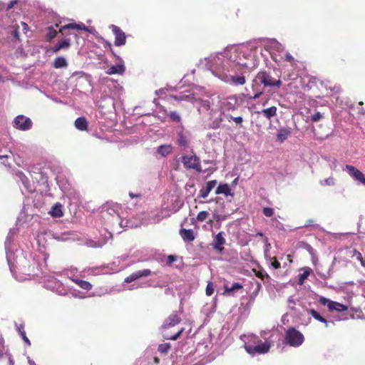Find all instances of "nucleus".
<instances>
[{"label":"nucleus","mask_w":365,"mask_h":365,"mask_svg":"<svg viewBox=\"0 0 365 365\" xmlns=\"http://www.w3.org/2000/svg\"><path fill=\"white\" fill-rule=\"evenodd\" d=\"M13 127L21 131H27L31 129L33 122L30 118L24 115H17L12 122Z\"/></svg>","instance_id":"10"},{"label":"nucleus","mask_w":365,"mask_h":365,"mask_svg":"<svg viewBox=\"0 0 365 365\" xmlns=\"http://www.w3.org/2000/svg\"><path fill=\"white\" fill-rule=\"evenodd\" d=\"M217 184V181L216 180L207 181L205 186L200 189L197 197L203 199L206 198Z\"/></svg>","instance_id":"17"},{"label":"nucleus","mask_w":365,"mask_h":365,"mask_svg":"<svg viewBox=\"0 0 365 365\" xmlns=\"http://www.w3.org/2000/svg\"><path fill=\"white\" fill-rule=\"evenodd\" d=\"M270 259L272 260L271 265L274 269H279L280 267V263L275 258H270Z\"/></svg>","instance_id":"50"},{"label":"nucleus","mask_w":365,"mask_h":365,"mask_svg":"<svg viewBox=\"0 0 365 365\" xmlns=\"http://www.w3.org/2000/svg\"><path fill=\"white\" fill-rule=\"evenodd\" d=\"M19 0H11L7 4L0 1V39L10 36L17 39L19 37L18 27L14 19L9 16V10L18 3Z\"/></svg>","instance_id":"3"},{"label":"nucleus","mask_w":365,"mask_h":365,"mask_svg":"<svg viewBox=\"0 0 365 365\" xmlns=\"http://www.w3.org/2000/svg\"><path fill=\"white\" fill-rule=\"evenodd\" d=\"M288 302H289V303H292V302H293V299L290 297V298H289Z\"/></svg>","instance_id":"60"},{"label":"nucleus","mask_w":365,"mask_h":365,"mask_svg":"<svg viewBox=\"0 0 365 365\" xmlns=\"http://www.w3.org/2000/svg\"><path fill=\"white\" fill-rule=\"evenodd\" d=\"M209 213L207 211H202L198 213L197 215V220L200 222L205 221L208 217Z\"/></svg>","instance_id":"42"},{"label":"nucleus","mask_w":365,"mask_h":365,"mask_svg":"<svg viewBox=\"0 0 365 365\" xmlns=\"http://www.w3.org/2000/svg\"><path fill=\"white\" fill-rule=\"evenodd\" d=\"M268 101H269V100L267 99V100H266L265 101H264V102L262 103V106H265L267 104Z\"/></svg>","instance_id":"59"},{"label":"nucleus","mask_w":365,"mask_h":365,"mask_svg":"<svg viewBox=\"0 0 365 365\" xmlns=\"http://www.w3.org/2000/svg\"><path fill=\"white\" fill-rule=\"evenodd\" d=\"M270 247H271L270 244L269 243H266L265 247H264V255H265L266 257L267 256V253H268Z\"/></svg>","instance_id":"55"},{"label":"nucleus","mask_w":365,"mask_h":365,"mask_svg":"<svg viewBox=\"0 0 365 365\" xmlns=\"http://www.w3.org/2000/svg\"><path fill=\"white\" fill-rule=\"evenodd\" d=\"M154 359H155V363H158V358H155Z\"/></svg>","instance_id":"62"},{"label":"nucleus","mask_w":365,"mask_h":365,"mask_svg":"<svg viewBox=\"0 0 365 365\" xmlns=\"http://www.w3.org/2000/svg\"><path fill=\"white\" fill-rule=\"evenodd\" d=\"M168 116L169 118H170V120L173 122H180V120H181V118L180 116V115L175 112V111H171L168 114Z\"/></svg>","instance_id":"40"},{"label":"nucleus","mask_w":365,"mask_h":365,"mask_svg":"<svg viewBox=\"0 0 365 365\" xmlns=\"http://www.w3.org/2000/svg\"><path fill=\"white\" fill-rule=\"evenodd\" d=\"M129 196L131 197V198H140L141 197V195L140 194H135L133 192H129Z\"/></svg>","instance_id":"54"},{"label":"nucleus","mask_w":365,"mask_h":365,"mask_svg":"<svg viewBox=\"0 0 365 365\" xmlns=\"http://www.w3.org/2000/svg\"><path fill=\"white\" fill-rule=\"evenodd\" d=\"M217 195L222 194L225 196L232 195L231 188L228 184H220L215 190Z\"/></svg>","instance_id":"22"},{"label":"nucleus","mask_w":365,"mask_h":365,"mask_svg":"<svg viewBox=\"0 0 365 365\" xmlns=\"http://www.w3.org/2000/svg\"><path fill=\"white\" fill-rule=\"evenodd\" d=\"M318 301L320 304L327 306L330 312H344L348 309L347 306L337 302L332 301L324 297H320Z\"/></svg>","instance_id":"11"},{"label":"nucleus","mask_w":365,"mask_h":365,"mask_svg":"<svg viewBox=\"0 0 365 365\" xmlns=\"http://www.w3.org/2000/svg\"><path fill=\"white\" fill-rule=\"evenodd\" d=\"M175 101H187L192 103L200 114L205 113L210 118H214L221 110L230 111L234 110L237 107V98L236 96H230L227 98H220V96H212L208 99H202L197 96L196 92L186 93H180L174 96Z\"/></svg>","instance_id":"2"},{"label":"nucleus","mask_w":365,"mask_h":365,"mask_svg":"<svg viewBox=\"0 0 365 365\" xmlns=\"http://www.w3.org/2000/svg\"><path fill=\"white\" fill-rule=\"evenodd\" d=\"M83 29H84V24L83 23L76 24V23H71L66 24L63 26H62L58 32L62 33L63 30L66 29H76V30H81L83 31Z\"/></svg>","instance_id":"26"},{"label":"nucleus","mask_w":365,"mask_h":365,"mask_svg":"<svg viewBox=\"0 0 365 365\" xmlns=\"http://www.w3.org/2000/svg\"><path fill=\"white\" fill-rule=\"evenodd\" d=\"M180 235L184 241L192 242L195 240V236L192 230L181 229Z\"/></svg>","instance_id":"20"},{"label":"nucleus","mask_w":365,"mask_h":365,"mask_svg":"<svg viewBox=\"0 0 365 365\" xmlns=\"http://www.w3.org/2000/svg\"><path fill=\"white\" fill-rule=\"evenodd\" d=\"M71 46V41L69 38H63L61 41L58 42L53 48L54 53L58 52L63 48H68Z\"/></svg>","instance_id":"23"},{"label":"nucleus","mask_w":365,"mask_h":365,"mask_svg":"<svg viewBox=\"0 0 365 365\" xmlns=\"http://www.w3.org/2000/svg\"><path fill=\"white\" fill-rule=\"evenodd\" d=\"M253 344H245V348L247 352L252 355L267 353L272 346V343L267 340L262 342L257 336L252 337Z\"/></svg>","instance_id":"7"},{"label":"nucleus","mask_w":365,"mask_h":365,"mask_svg":"<svg viewBox=\"0 0 365 365\" xmlns=\"http://www.w3.org/2000/svg\"><path fill=\"white\" fill-rule=\"evenodd\" d=\"M159 220H153V222H159Z\"/></svg>","instance_id":"63"},{"label":"nucleus","mask_w":365,"mask_h":365,"mask_svg":"<svg viewBox=\"0 0 365 365\" xmlns=\"http://www.w3.org/2000/svg\"><path fill=\"white\" fill-rule=\"evenodd\" d=\"M309 312L315 319L324 323L327 327H329L330 322L322 317L317 311L310 309Z\"/></svg>","instance_id":"30"},{"label":"nucleus","mask_w":365,"mask_h":365,"mask_svg":"<svg viewBox=\"0 0 365 365\" xmlns=\"http://www.w3.org/2000/svg\"><path fill=\"white\" fill-rule=\"evenodd\" d=\"M190 138V132L184 129L179 130L176 133L175 143L181 151L186 153L182 155L180 160H199L192 151Z\"/></svg>","instance_id":"6"},{"label":"nucleus","mask_w":365,"mask_h":365,"mask_svg":"<svg viewBox=\"0 0 365 365\" xmlns=\"http://www.w3.org/2000/svg\"><path fill=\"white\" fill-rule=\"evenodd\" d=\"M242 288V285L240 283H234L231 287L225 286V292L230 294L235 290H237Z\"/></svg>","instance_id":"37"},{"label":"nucleus","mask_w":365,"mask_h":365,"mask_svg":"<svg viewBox=\"0 0 365 365\" xmlns=\"http://www.w3.org/2000/svg\"><path fill=\"white\" fill-rule=\"evenodd\" d=\"M21 25H22L23 29H24L25 31H27V29H28V25H27L26 23H24V22H21Z\"/></svg>","instance_id":"57"},{"label":"nucleus","mask_w":365,"mask_h":365,"mask_svg":"<svg viewBox=\"0 0 365 365\" xmlns=\"http://www.w3.org/2000/svg\"><path fill=\"white\" fill-rule=\"evenodd\" d=\"M277 108L276 106H271L269 108L262 109L261 111H258L259 114L262 115L267 120H271L273 117L277 115Z\"/></svg>","instance_id":"18"},{"label":"nucleus","mask_w":365,"mask_h":365,"mask_svg":"<svg viewBox=\"0 0 365 365\" xmlns=\"http://www.w3.org/2000/svg\"><path fill=\"white\" fill-rule=\"evenodd\" d=\"M17 330L19 333V334L21 335L22 339L24 340V341L28 345V346H31V342H30V340L28 339V337L26 336V332L24 331V327L22 324L19 325V326H17Z\"/></svg>","instance_id":"34"},{"label":"nucleus","mask_w":365,"mask_h":365,"mask_svg":"<svg viewBox=\"0 0 365 365\" xmlns=\"http://www.w3.org/2000/svg\"><path fill=\"white\" fill-rule=\"evenodd\" d=\"M76 284H78L81 289L89 290L92 288V285L90 282L81 279H71Z\"/></svg>","instance_id":"31"},{"label":"nucleus","mask_w":365,"mask_h":365,"mask_svg":"<svg viewBox=\"0 0 365 365\" xmlns=\"http://www.w3.org/2000/svg\"><path fill=\"white\" fill-rule=\"evenodd\" d=\"M215 245L214 247L215 250H217L219 251L222 250V245L225 244V238L222 236V232H219L215 237Z\"/></svg>","instance_id":"24"},{"label":"nucleus","mask_w":365,"mask_h":365,"mask_svg":"<svg viewBox=\"0 0 365 365\" xmlns=\"http://www.w3.org/2000/svg\"><path fill=\"white\" fill-rule=\"evenodd\" d=\"M252 87H253V90L255 91L254 95L247 94L246 96L247 98L249 99V100H256L258 98H259V96L261 95H262V93H264L263 91H255V88H254V86H252Z\"/></svg>","instance_id":"39"},{"label":"nucleus","mask_w":365,"mask_h":365,"mask_svg":"<svg viewBox=\"0 0 365 365\" xmlns=\"http://www.w3.org/2000/svg\"><path fill=\"white\" fill-rule=\"evenodd\" d=\"M180 322V317L177 314H171L165 321L163 324V328L167 329L170 327H174Z\"/></svg>","instance_id":"21"},{"label":"nucleus","mask_w":365,"mask_h":365,"mask_svg":"<svg viewBox=\"0 0 365 365\" xmlns=\"http://www.w3.org/2000/svg\"><path fill=\"white\" fill-rule=\"evenodd\" d=\"M184 167L186 168H193L198 172H202L200 165L197 161H182Z\"/></svg>","instance_id":"32"},{"label":"nucleus","mask_w":365,"mask_h":365,"mask_svg":"<svg viewBox=\"0 0 365 365\" xmlns=\"http://www.w3.org/2000/svg\"><path fill=\"white\" fill-rule=\"evenodd\" d=\"M11 232L10 231L5 241V247L6 250V259L11 272L16 269L19 271H26V259L20 250L14 252L11 250Z\"/></svg>","instance_id":"4"},{"label":"nucleus","mask_w":365,"mask_h":365,"mask_svg":"<svg viewBox=\"0 0 365 365\" xmlns=\"http://www.w3.org/2000/svg\"><path fill=\"white\" fill-rule=\"evenodd\" d=\"M289 131L287 129H280L277 132V138L280 143L284 142L288 137Z\"/></svg>","instance_id":"33"},{"label":"nucleus","mask_w":365,"mask_h":365,"mask_svg":"<svg viewBox=\"0 0 365 365\" xmlns=\"http://www.w3.org/2000/svg\"><path fill=\"white\" fill-rule=\"evenodd\" d=\"M183 331V329H181L180 330H179L176 334H175L174 335H171V336H169L167 334H164V337L167 339H170V340H175L177 339L180 336V334H182Z\"/></svg>","instance_id":"43"},{"label":"nucleus","mask_w":365,"mask_h":365,"mask_svg":"<svg viewBox=\"0 0 365 365\" xmlns=\"http://www.w3.org/2000/svg\"><path fill=\"white\" fill-rule=\"evenodd\" d=\"M232 121L235 125L239 128L242 127L243 118L241 116L233 117Z\"/></svg>","instance_id":"44"},{"label":"nucleus","mask_w":365,"mask_h":365,"mask_svg":"<svg viewBox=\"0 0 365 365\" xmlns=\"http://www.w3.org/2000/svg\"><path fill=\"white\" fill-rule=\"evenodd\" d=\"M68 66V63L66 59L64 57L59 56L57 57L53 62V66L56 68H65Z\"/></svg>","instance_id":"28"},{"label":"nucleus","mask_w":365,"mask_h":365,"mask_svg":"<svg viewBox=\"0 0 365 365\" xmlns=\"http://www.w3.org/2000/svg\"><path fill=\"white\" fill-rule=\"evenodd\" d=\"M74 125L78 130H86L88 127V122L84 117H79L75 120Z\"/></svg>","instance_id":"25"},{"label":"nucleus","mask_w":365,"mask_h":365,"mask_svg":"<svg viewBox=\"0 0 365 365\" xmlns=\"http://www.w3.org/2000/svg\"><path fill=\"white\" fill-rule=\"evenodd\" d=\"M354 256H356V259L360 261L361 265L363 267H365V260H364L363 257L361 254L359 252H356L354 254Z\"/></svg>","instance_id":"49"},{"label":"nucleus","mask_w":365,"mask_h":365,"mask_svg":"<svg viewBox=\"0 0 365 365\" xmlns=\"http://www.w3.org/2000/svg\"><path fill=\"white\" fill-rule=\"evenodd\" d=\"M57 34L58 31L53 26H48L47 28L46 39L51 41L57 36Z\"/></svg>","instance_id":"35"},{"label":"nucleus","mask_w":365,"mask_h":365,"mask_svg":"<svg viewBox=\"0 0 365 365\" xmlns=\"http://www.w3.org/2000/svg\"><path fill=\"white\" fill-rule=\"evenodd\" d=\"M284 59V61H288V62L294 61V58L289 53H287L285 54Z\"/></svg>","instance_id":"52"},{"label":"nucleus","mask_w":365,"mask_h":365,"mask_svg":"<svg viewBox=\"0 0 365 365\" xmlns=\"http://www.w3.org/2000/svg\"><path fill=\"white\" fill-rule=\"evenodd\" d=\"M321 184L322 185H334V179L333 178H329L327 179H325L324 181H321Z\"/></svg>","instance_id":"46"},{"label":"nucleus","mask_w":365,"mask_h":365,"mask_svg":"<svg viewBox=\"0 0 365 365\" xmlns=\"http://www.w3.org/2000/svg\"><path fill=\"white\" fill-rule=\"evenodd\" d=\"M263 213L266 217H271L274 214V210L270 207H264L263 209Z\"/></svg>","instance_id":"47"},{"label":"nucleus","mask_w":365,"mask_h":365,"mask_svg":"<svg viewBox=\"0 0 365 365\" xmlns=\"http://www.w3.org/2000/svg\"><path fill=\"white\" fill-rule=\"evenodd\" d=\"M264 48L272 59L280 61L277 53L284 48L275 38H257L247 43L227 46L223 51L212 53L200 61V66L206 68L212 74L231 86H243L245 74L255 69L259 63L258 49Z\"/></svg>","instance_id":"1"},{"label":"nucleus","mask_w":365,"mask_h":365,"mask_svg":"<svg viewBox=\"0 0 365 365\" xmlns=\"http://www.w3.org/2000/svg\"><path fill=\"white\" fill-rule=\"evenodd\" d=\"M346 170L358 184L365 185V176L360 170L351 165H346Z\"/></svg>","instance_id":"14"},{"label":"nucleus","mask_w":365,"mask_h":365,"mask_svg":"<svg viewBox=\"0 0 365 365\" xmlns=\"http://www.w3.org/2000/svg\"><path fill=\"white\" fill-rule=\"evenodd\" d=\"M28 361H29V365H36L35 362L34 361H32L31 359H30L29 358Z\"/></svg>","instance_id":"58"},{"label":"nucleus","mask_w":365,"mask_h":365,"mask_svg":"<svg viewBox=\"0 0 365 365\" xmlns=\"http://www.w3.org/2000/svg\"><path fill=\"white\" fill-rule=\"evenodd\" d=\"M1 353H2V346L0 344V355L1 354Z\"/></svg>","instance_id":"61"},{"label":"nucleus","mask_w":365,"mask_h":365,"mask_svg":"<svg viewBox=\"0 0 365 365\" xmlns=\"http://www.w3.org/2000/svg\"><path fill=\"white\" fill-rule=\"evenodd\" d=\"M148 285V283H145V282L141 284L140 285H138V284L136 285L135 284H132V285L129 286L128 287H127V289H129V290H132V289H137V288H138L140 287H147Z\"/></svg>","instance_id":"51"},{"label":"nucleus","mask_w":365,"mask_h":365,"mask_svg":"<svg viewBox=\"0 0 365 365\" xmlns=\"http://www.w3.org/2000/svg\"><path fill=\"white\" fill-rule=\"evenodd\" d=\"M172 257H173L172 256H170V260L173 261V259Z\"/></svg>","instance_id":"64"},{"label":"nucleus","mask_w":365,"mask_h":365,"mask_svg":"<svg viewBox=\"0 0 365 365\" xmlns=\"http://www.w3.org/2000/svg\"><path fill=\"white\" fill-rule=\"evenodd\" d=\"M53 280L54 285L53 286V285H50L48 284L46 285V287L52 290H56V292H58L60 294H64L65 292H63L62 291L58 290V289L61 287L62 284L56 279H53Z\"/></svg>","instance_id":"36"},{"label":"nucleus","mask_w":365,"mask_h":365,"mask_svg":"<svg viewBox=\"0 0 365 365\" xmlns=\"http://www.w3.org/2000/svg\"><path fill=\"white\" fill-rule=\"evenodd\" d=\"M329 89L334 93H339L340 91V87L339 86H334L333 88H329Z\"/></svg>","instance_id":"56"},{"label":"nucleus","mask_w":365,"mask_h":365,"mask_svg":"<svg viewBox=\"0 0 365 365\" xmlns=\"http://www.w3.org/2000/svg\"><path fill=\"white\" fill-rule=\"evenodd\" d=\"M173 147L171 144L161 145L157 148V152L163 158H166L173 152Z\"/></svg>","instance_id":"19"},{"label":"nucleus","mask_w":365,"mask_h":365,"mask_svg":"<svg viewBox=\"0 0 365 365\" xmlns=\"http://www.w3.org/2000/svg\"><path fill=\"white\" fill-rule=\"evenodd\" d=\"M253 82L255 83H261L264 87L279 88L282 86L281 80H276L266 71H260L255 76Z\"/></svg>","instance_id":"9"},{"label":"nucleus","mask_w":365,"mask_h":365,"mask_svg":"<svg viewBox=\"0 0 365 365\" xmlns=\"http://www.w3.org/2000/svg\"><path fill=\"white\" fill-rule=\"evenodd\" d=\"M226 111L221 110L218 113L217 115H215L214 118H210V120L211 121L210 127L212 129H217L220 128L225 119H226L227 121L230 122L232 120L233 117L230 114L225 113Z\"/></svg>","instance_id":"12"},{"label":"nucleus","mask_w":365,"mask_h":365,"mask_svg":"<svg viewBox=\"0 0 365 365\" xmlns=\"http://www.w3.org/2000/svg\"><path fill=\"white\" fill-rule=\"evenodd\" d=\"M71 78V79L76 78V80L82 79V80H85L86 81H89L90 76H88V74H86V73H84L83 71H76L72 74Z\"/></svg>","instance_id":"29"},{"label":"nucleus","mask_w":365,"mask_h":365,"mask_svg":"<svg viewBox=\"0 0 365 365\" xmlns=\"http://www.w3.org/2000/svg\"><path fill=\"white\" fill-rule=\"evenodd\" d=\"M304 341V336L299 331L294 327H289L285 331L284 343L292 347L300 346Z\"/></svg>","instance_id":"8"},{"label":"nucleus","mask_w":365,"mask_h":365,"mask_svg":"<svg viewBox=\"0 0 365 365\" xmlns=\"http://www.w3.org/2000/svg\"><path fill=\"white\" fill-rule=\"evenodd\" d=\"M170 349V344H168V343L162 344L159 345V346H158V351L163 354L167 353Z\"/></svg>","instance_id":"41"},{"label":"nucleus","mask_w":365,"mask_h":365,"mask_svg":"<svg viewBox=\"0 0 365 365\" xmlns=\"http://www.w3.org/2000/svg\"><path fill=\"white\" fill-rule=\"evenodd\" d=\"M214 292L213 285L212 283H208L206 287V294L210 296Z\"/></svg>","instance_id":"48"},{"label":"nucleus","mask_w":365,"mask_h":365,"mask_svg":"<svg viewBox=\"0 0 365 365\" xmlns=\"http://www.w3.org/2000/svg\"><path fill=\"white\" fill-rule=\"evenodd\" d=\"M117 58L118 60V63H116L115 65H113L110 67L108 68L107 71V73L112 75V74H119L122 75L124 73L125 71V67L124 65L123 60L120 58L119 56H117Z\"/></svg>","instance_id":"16"},{"label":"nucleus","mask_w":365,"mask_h":365,"mask_svg":"<svg viewBox=\"0 0 365 365\" xmlns=\"http://www.w3.org/2000/svg\"><path fill=\"white\" fill-rule=\"evenodd\" d=\"M311 272V269L307 268L304 270L303 273L300 274L299 278V284H302L304 281L309 277Z\"/></svg>","instance_id":"38"},{"label":"nucleus","mask_w":365,"mask_h":365,"mask_svg":"<svg viewBox=\"0 0 365 365\" xmlns=\"http://www.w3.org/2000/svg\"><path fill=\"white\" fill-rule=\"evenodd\" d=\"M83 31H87L90 34H93L96 31L95 29L93 27H88L84 25V29H83Z\"/></svg>","instance_id":"53"},{"label":"nucleus","mask_w":365,"mask_h":365,"mask_svg":"<svg viewBox=\"0 0 365 365\" xmlns=\"http://www.w3.org/2000/svg\"><path fill=\"white\" fill-rule=\"evenodd\" d=\"M152 274V272L148 269H144L141 270L136 271L129 276H128L125 279V283H130L134 281L138 280V279L141 277H146L150 276Z\"/></svg>","instance_id":"15"},{"label":"nucleus","mask_w":365,"mask_h":365,"mask_svg":"<svg viewBox=\"0 0 365 365\" xmlns=\"http://www.w3.org/2000/svg\"><path fill=\"white\" fill-rule=\"evenodd\" d=\"M119 206L118 205H112L107 207L106 209L103 208L102 211V216L106 220L107 226H108L113 232H120L119 230L123 227H133L129 225L128 222H125V225H123V221L121 220L119 212Z\"/></svg>","instance_id":"5"},{"label":"nucleus","mask_w":365,"mask_h":365,"mask_svg":"<svg viewBox=\"0 0 365 365\" xmlns=\"http://www.w3.org/2000/svg\"><path fill=\"white\" fill-rule=\"evenodd\" d=\"M109 28L111 29L115 36L114 45L115 46H122L126 43V35L125 32L118 26L110 25Z\"/></svg>","instance_id":"13"},{"label":"nucleus","mask_w":365,"mask_h":365,"mask_svg":"<svg viewBox=\"0 0 365 365\" xmlns=\"http://www.w3.org/2000/svg\"><path fill=\"white\" fill-rule=\"evenodd\" d=\"M323 118L322 114L320 112H316L311 116V119L313 122H318Z\"/></svg>","instance_id":"45"},{"label":"nucleus","mask_w":365,"mask_h":365,"mask_svg":"<svg viewBox=\"0 0 365 365\" xmlns=\"http://www.w3.org/2000/svg\"><path fill=\"white\" fill-rule=\"evenodd\" d=\"M62 206L61 204L57 203L53 205L49 211V214L54 217H60L63 215Z\"/></svg>","instance_id":"27"}]
</instances>
